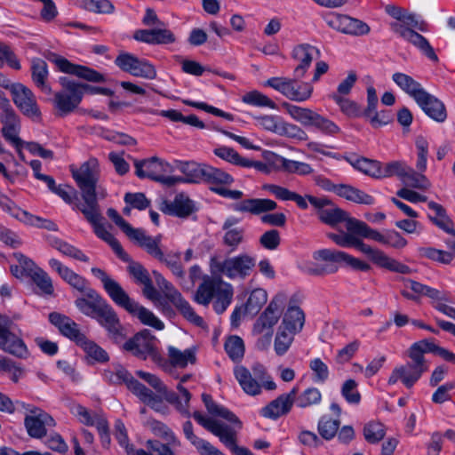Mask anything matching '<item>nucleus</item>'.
I'll return each instance as SVG.
<instances>
[{
	"label": "nucleus",
	"mask_w": 455,
	"mask_h": 455,
	"mask_svg": "<svg viewBox=\"0 0 455 455\" xmlns=\"http://www.w3.org/2000/svg\"><path fill=\"white\" fill-rule=\"evenodd\" d=\"M402 182L407 187L420 190H427L431 187V183L426 175L419 171L416 172L411 166L409 167L406 176H404V180H403Z\"/></svg>",
	"instance_id": "nucleus-57"
},
{
	"label": "nucleus",
	"mask_w": 455,
	"mask_h": 455,
	"mask_svg": "<svg viewBox=\"0 0 455 455\" xmlns=\"http://www.w3.org/2000/svg\"><path fill=\"white\" fill-rule=\"evenodd\" d=\"M49 321L58 328L61 335L76 342L77 345L84 340L85 335L80 331L78 324L70 317L53 312L49 315Z\"/></svg>",
	"instance_id": "nucleus-31"
},
{
	"label": "nucleus",
	"mask_w": 455,
	"mask_h": 455,
	"mask_svg": "<svg viewBox=\"0 0 455 455\" xmlns=\"http://www.w3.org/2000/svg\"><path fill=\"white\" fill-rule=\"evenodd\" d=\"M129 389L132 391L140 399L148 405L155 407L161 402L159 396L155 395L149 388L139 382L136 379L132 382Z\"/></svg>",
	"instance_id": "nucleus-61"
},
{
	"label": "nucleus",
	"mask_w": 455,
	"mask_h": 455,
	"mask_svg": "<svg viewBox=\"0 0 455 455\" xmlns=\"http://www.w3.org/2000/svg\"><path fill=\"white\" fill-rule=\"evenodd\" d=\"M49 72L45 60L34 58L31 60V76L34 84L44 93H51L52 88L47 84Z\"/></svg>",
	"instance_id": "nucleus-40"
},
{
	"label": "nucleus",
	"mask_w": 455,
	"mask_h": 455,
	"mask_svg": "<svg viewBox=\"0 0 455 455\" xmlns=\"http://www.w3.org/2000/svg\"><path fill=\"white\" fill-rule=\"evenodd\" d=\"M157 260L164 264L175 276L184 278L185 271L180 262V252L172 251H164L162 257Z\"/></svg>",
	"instance_id": "nucleus-55"
},
{
	"label": "nucleus",
	"mask_w": 455,
	"mask_h": 455,
	"mask_svg": "<svg viewBox=\"0 0 455 455\" xmlns=\"http://www.w3.org/2000/svg\"><path fill=\"white\" fill-rule=\"evenodd\" d=\"M315 259H321L327 262L344 263L346 266L355 270L367 272L371 269V265L352 255L333 249H323L314 252Z\"/></svg>",
	"instance_id": "nucleus-22"
},
{
	"label": "nucleus",
	"mask_w": 455,
	"mask_h": 455,
	"mask_svg": "<svg viewBox=\"0 0 455 455\" xmlns=\"http://www.w3.org/2000/svg\"><path fill=\"white\" fill-rule=\"evenodd\" d=\"M255 266V257L247 253H241L224 260H220L217 258H212L210 261V269L212 274L224 275L232 280H244L251 275Z\"/></svg>",
	"instance_id": "nucleus-6"
},
{
	"label": "nucleus",
	"mask_w": 455,
	"mask_h": 455,
	"mask_svg": "<svg viewBox=\"0 0 455 455\" xmlns=\"http://www.w3.org/2000/svg\"><path fill=\"white\" fill-rule=\"evenodd\" d=\"M347 161L357 171L374 179H381L382 163L366 157L351 156Z\"/></svg>",
	"instance_id": "nucleus-42"
},
{
	"label": "nucleus",
	"mask_w": 455,
	"mask_h": 455,
	"mask_svg": "<svg viewBox=\"0 0 455 455\" xmlns=\"http://www.w3.org/2000/svg\"><path fill=\"white\" fill-rule=\"evenodd\" d=\"M410 165L404 161H391L382 164L381 179L396 176L401 181L404 180Z\"/></svg>",
	"instance_id": "nucleus-58"
},
{
	"label": "nucleus",
	"mask_w": 455,
	"mask_h": 455,
	"mask_svg": "<svg viewBox=\"0 0 455 455\" xmlns=\"http://www.w3.org/2000/svg\"><path fill=\"white\" fill-rule=\"evenodd\" d=\"M99 309L94 319L107 331L113 342L123 343L125 339L124 330L114 308L105 301Z\"/></svg>",
	"instance_id": "nucleus-19"
},
{
	"label": "nucleus",
	"mask_w": 455,
	"mask_h": 455,
	"mask_svg": "<svg viewBox=\"0 0 455 455\" xmlns=\"http://www.w3.org/2000/svg\"><path fill=\"white\" fill-rule=\"evenodd\" d=\"M168 356L172 365L179 368H185L188 363L196 362V351L194 348H188L181 351L174 347H168Z\"/></svg>",
	"instance_id": "nucleus-52"
},
{
	"label": "nucleus",
	"mask_w": 455,
	"mask_h": 455,
	"mask_svg": "<svg viewBox=\"0 0 455 455\" xmlns=\"http://www.w3.org/2000/svg\"><path fill=\"white\" fill-rule=\"evenodd\" d=\"M16 265H11L10 270L13 276L19 279L30 277L38 268L35 262L20 252L13 253Z\"/></svg>",
	"instance_id": "nucleus-45"
},
{
	"label": "nucleus",
	"mask_w": 455,
	"mask_h": 455,
	"mask_svg": "<svg viewBox=\"0 0 455 455\" xmlns=\"http://www.w3.org/2000/svg\"><path fill=\"white\" fill-rule=\"evenodd\" d=\"M234 288L225 282L221 275H206L198 285L194 295V300L203 306L212 302L214 311L220 315L224 313L233 300Z\"/></svg>",
	"instance_id": "nucleus-4"
},
{
	"label": "nucleus",
	"mask_w": 455,
	"mask_h": 455,
	"mask_svg": "<svg viewBox=\"0 0 455 455\" xmlns=\"http://www.w3.org/2000/svg\"><path fill=\"white\" fill-rule=\"evenodd\" d=\"M300 78L275 76L267 79L264 85L279 92L290 100L303 102L308 100L313 92V86L309 83L299 82Z\"/></svg>",
	"instance_id": "nucleus-12"
},
{
	"label": "nucleus",
	"mask_w": 455,
	"mask_h": 455,
	"mask_svg": "<svg viewBox=\"0 0 455 455\" xmlns=\"http://www.w3.org/2000/svg\"><path fill=\"white\" fill-rule=\"evenodd\" d=\"M159 210L168 215L186 218L195 212V205L188 196L180 193L176 195L172 201L163 200L159 204Z\"/></svg>",
	"instance_id": "nucleus-30"
},
{
	"label": "nucleus",
	"mask_w": 455,
	"mask_h": 455,
	"mask_svg": "<svg viewBox=\"0 0 455 455\" xmlns=\"http://www.w3.org/2000/svg\"><path fill=\"white\" fill-rule=\"evenodd\" d=\"M54 62L60 71L63 73L73 75L93 83L105 81L104 76L98 71L85 66L71 63L68 60L63 57L55 58Z\"/></svg>",
	"instance_id": "nucleus-28"
},
{
	"label": "nucleus",
	"mask_w": 455,
	"mask_h": 455,
	"mask_svg": "<svg viewBox=\"0 0 455 455\" xmlns=\"http://www.w3.org/2000/svg\"><path fill=\"white\" fill-rule=\"evenodd\" d=\"M427 205L435 213L434 215L428 214L429 220L445 233L455 235L453 222L447 215L445 209L433 201L428 202Z\"/></svg>",
	"instance_id": "nucleus-41"
},
{
	"label": "nucleus",
	"mask_w": 455,
	"mask_h": 455,
	"mask_svg": "<svg viewBox=\"0 0 455 455\" xmlns=\"http://www.w3.org/2000/svg\"><path fill=\"white\" fill-rule=\"evenodd\" d=\"M299 392L298 386L293 387L289 393H284L271 401L262 408L261 415L265 418L276 419L288 414L295 403V396Z\"/></svg>",
	"instance_id": "nucleus-26"
},
{
	"label": "nucleus",
	"mask_w": 455,
	"mask_h": 455,
	"mask_svg": "<svg viewBox=\"0 0 455 455\" xmlns=\"http://www.w3.org/2000/svg\"><path fill=\"white\" fill-rule=\"evenodd\" d=\"M204 181L211 185L212 188L230 186L234 182V178L228 172L206 164Z\"/></svg>",
	"instance_id": "nucleus-50"
},
{
	"label": "nucleus",
	"mask_w": 455,
	"mask_h": 455,
	"mask_svg": "<svg viewBox=\"0 0 455 455\" xmlns=\"http://www.w3.org/2000/svg\"><path fill=\"white\" fill-rule=\"evenodd\" d=\"M214 154L218 157L235 165L243 167H251L255 165L252 161L242 157L235 149L228 147H220L215 148Z\"/></svg>",
	"instance_id": "nucleus-54"
},
{
	"label": "nucleus",
	"mask_w": 455,
	"mask_h": 455,
	"mask_svg": "<svg viewBox=\"0 0 455 455\" xmlns=\"http://www.w3.org/2000/svg\"><path fill=\"white\" fill-rule=\"evenodd\" d=\"M326 22L331 28L347 35L363 36L370 32L366 23L344 14H332Z\"/></svg>",
	"instance_id": "nucleus-25"
},
{
	"label": "nucleus",
	"mask_w": 455,
	"mask_h": 455,
	"mask_svg": "<svg viewBox=\"0 0 455 455\" xmlns=\"http://www.w3.org/2000/svg\"><path fill=\"white\" fill-rule=\"evenodd\" d=\"M331 98L339 107L340 111L348 117L362 116V109L357 102L342 95H331Z\"/></svg>",
	"instance_id": "nucleus-60"
},
{
	"label": "nucleus",
	"mask_w": 455,
	"mask_h": 455,
	"mask_svg": "<svg viewBox=\"0 0 455 455\" xmlns=\"http://www.w3.org/2000/svg\"><path fill=\"white\" fill-rule=\"evenodd\" d=\"M440 350L443 347L437 346L433 339H425L414 342L405 352L409 361L394 368L388 378V384L395 385L401 381L407 388L412 387L429 370V363L425 354L433 353L440 356Z\"/></svg>",
	"instance_id": "nucleus-1"
},
{
	"label": "nucleus",
	"mask_w": 455,
	"mask_h": 455,
	"mask_svg": "<svg viewBox=\"0 0 455 455\" xmlns=\"http://www.w3.org/2000/svg\"><path fill=\"white\" fill-rule=\"evenodd\" d=\"M176 168L186 177L188 183H200L204 180L206 164L196 162L175 161Z\"/></svg>",
	"instance_id": "nucleus-44"
},
{
	"label": "nucleus",
	"mask_w": 455,
	"mask_h": 455,
	"mask_svg": "<svg viewBox=\"0 0 455 455\" xmlns=\"http://www.w3.org/2000/svg\"><path fill=\"white\" fill-rule=\"evenodd\" d=\"M133 164L137 177L140 179H149L155 181L160 173L171 172L173 170L169 163L156 156L143 160L134 159Z\"/></svg>",
	"instance_id": "nucleus-24"
},
{
	"label": "nucleus",
	"mask_w": 455,
	"mask_h": 455,
	"mask_svg": "<svg viewBox=\"0 0 455 455\" xmlns=\"http://www.w3.org/2000/svg\"><path fill=\"white\" fill-rule=\"evenodd\" d=\"M115 64L123 71L133 76L144 79H155L156 70L155 67L145 59H140L128 52H121L115 60Z\"/></svg>",
	"instance_id": "nucleus-18"
},
{
	"label": "nucleus",
	"mask_w": 455,
	"mask_h": 455,
	"mask_svg": "<svg viewBox=\"0 0 455 455\" xmlns=\"http://www.w3.org/2000/svg\"><path fill=\"white\" fill-rule=\"evenodd\" d=\"M49 266L52 270L56 271L65 282L78 291L84 293L91 289L85 278L63 265L60 260L51 259H49Z\"/></svg>",
	"instance_id": "nucleus-34"
},
{
	"label": "nucleus",
	"mask_w": 455,
	"mask_h": 455,
	"mask_svg": "<svg viewBox=\"0 0 455 455\" xmlns=\"http://www.w3.org/2000/svg\"><path fill=\"white\" fill-rule=\"evenodd\" d=\"M202 400L208 411V412L213 416L220 417L231 423L237 426L238 428L242 427V423L238 418L228 409L217 404L210 395L203 394Z\"/></svg>",
	"instance_id": "nucleus-49"
},
{
	"label": "nucleus",
	"mask_w": 455,
	"mask_h": 455,
	"mask_svg": "<svg viewBox=\"0 0 455 455\" xmlns=\"http://www.w3.org/2000/svg\"><path fill=\"white\" fill-rule=\"evenodd\" d=\"M267 301V292L262 288L251 291L244 306V313L254 315Z\"/></svg>",
	"instance_id": "nucleus-53"
},
{
	"label": "nucleus",
	"mask_w": 455,
	"mask_h": 455,
	"mask_svg": "<svg viewBox=\"0 0 455 455\" xmlns=\"http://www.w3.org/2000/svg\"><path fill=\"white\" fill-rule=\"evenodd\" d=\"M75 414L79 417L83 424L86 426H95L101 439H103L105 435L109 441L108 421L103 417L98 414L91 415L89 411L82 405L76 406Z\"/></svg>",
	"instance_id": "nucleus-38"
},
{
	"label": "nucleus",
	"mask_w": 455,
	"mask_h": 455,
	"mask_svg": "<svg viewBox=\"0 0 455 455\" xmlns=\"http://www.w3.org/2000/svg\"><path fill=\"white\" fill-rule=\"evenodd\" d=\"M339 427V419H331V418L323 415L318 421L317 429L319 435L325 440L332 439Z\"/></svg>",
	"instance_id": "nucleus-64"
},
{
	"label": "nucleus",
	"mask_w": 455,
	"mask_h": 455,
	"mask_svg": "<svg viewBox=\"0 0 455 455\" xmlns=\"http://www.w3.org/2000/svg\"><path fill=\"white\" fill-rule=\"evenodd\" d=\"M277 204L271 199L252 198L243 200L233 206V210L239 212L260 214L276 209Z\"/></svg>",
	"instance_id": "nucleus-36"
},
{
	"label": "nucleus",
	"mask_w": 455,
	"mask_h": 455,
	"mask_svg": "<svg viewBox=\"0 0 455 455\" xmlns=\"http://www.w3.org/2000/svg\"><path fill=\"white\" fill-rule=\"evenodd\" d=\"M390 28L393 32L418 48L428 59L433 61H438V57L427 39L416 32V30L408 29L397 24H390Z\"/></svg>",
	"instance_id": "nucleus-27"
},
{
	"label": "nucleus",
	"mask_w": 455,
	"mask_h": 455,
	"mask_svg": "<svg viewBox=\"0 0 455 455\" xmlns=\"http://www.w3.org/2000/svg\"><path fill=\"white\" fill-rule=\"evenodd\" d=\"M91 271L96 278L100 280L105 291L116 305L138 317L145 325L157 331L164 329V323L152 311L130 298L120 283L111 278L105 270L94 267Z\"/></svg>",
	"instance_id": "nucleus-3"
},
{
	"label": "nucleus",
	"mask_w": 455,
	"mask_h": 455,
	"mask_svg": "<svg viewBox=\"0 0 455 455\" xmlns=\"http://www.w3.org/2000/svg\"><path fill=\"white\" fill-rule=\"evenodd\" d=\"M74 180L82 192L83 204L98 203L96 184L99 180L100 167L96 158L91 157L79 169L71 168Z\"/></svg>",
	"instance_id": "nucleus-7"
},
{
	"label": "nucleus",
	"mask_w": 455,
	"mask_h": 455,
	"mask_svg": "<svg viewBox=\"0 0 455 455\" xmlns=\"http://www.w3.org/2000/svg\"><path fill=\"white\" fill-rule=\"evenodd\" d=\"M0 207L5 212L9 213L13 218L20 220V221H30L32 217L30 216V213L21 210L20 207L16 205V204L11 200L7 196L3 194L0 191Z\"/></svg>",
	"instance_id": "nucleus-56"
},
{
	"label": "nucleus",
	"mask_w": 455,
	"mask_h": 455,
	"mask_svg": "<svg viewBox=\"0 0 455 455\" xmlns=\"http://www.w3.org/2000/svg\"><path fill=\"white\" fill-rule=\"evenodd\" d=\"M84 294L86 298H77L75 300V305L82 314L94 319L99 308L106 300L92 288Z\"/></svg>",
	"instance_id": "nucleus-35"
},
{
	"label": "nucleus",
	"mask_w": 455,
	"mask_h": 455,
	"mask_svg": "<svg viewBox=\"0 0 455 455\" xmlns=\"http://www.w3.org/2000/svg\"><path fill=\"white\" fill-rule=\"evenodd\" d=\"M128 237L134 241L152 258L158 259L162 257L164 251L161 248V235L153 237L147 235L146 231L141 228H134Z\"/></svg>",
	"instance_id": "nucleus-33"
},
{
	"label": "nucleus",
	"mask_w": 455,
	"mask_h": 455,
	"mask_svg": "<svg viewBox=\"0 0 455 455\" xmlns=\"http://www.w3.org/2000/svg\"><path fill=\"white\" fill-rule=\"evenodd\" d=\"M299 299L297 294L292 295L288 303L286 311L283 314L282 324L283 328L292 332H299L305 323V314L299 306Z\"/></svg>",
	"instance_id": "nucleus-29"
},
{
	"label": "nucleus",
	"mask_w": 455,
	"mask_h": 455,
	"mask_svg": "<svg viewBox=\"0 0 455 455\" xmlns=\"http://www.w3.org/2000/svg\"><path fill=\"white\" fill-rule=\"evenodd\" d=\"M0 121L3 124L1 132L4 140L10 144H20V140H21L19 137L20 124L19 116L15 112L0 116Z\"/></svg>",
	"instance_id": "nucleus-39"
},
{
	"label": "nucleus",
	"mask_w": 455,
	"mask_h": 455,
	"mask_svg": "<svg viewBox=\"0 0 455 455\" xmlns=\"http://www.w3.org/2000/svg\"><path fill=\"white\" fill-rule=\"evenodd\" d=\"M11 92L13 102L23 115L33 120L40 119L41 112L36 104V97L28 87L20 83L12 84Z\"/></svg>",
	"instance_id": "nucleus-20"
},
{
	"label": "nucleus",
	"mask_w": 455,
	"mask_h": 455,
	"mask_svg": "<svg viewBox=\"0 0 455 455\" xmlns=\"http://www.w3.org/2000/svg\"><path fill=\"white\" fill-rule=\"evenodd\" d=\"M350 228L361 235L363 238L372 240L382 245L389 246L395 249H402L407 245V240L396 230L385 229L379 232L371 228L363 221H350Z\"/></svg>",
	"instance_id": "nucleus-13"
},
{
	"label": "nucleus",
	"mask_w": 455,
	"mask_h": 455,
	"mask_svg": "<svg viewBox=\"0 0 455 455\" xmlns=\"http://www.w3.org/2000/svg\"><path fill=\"white\" fill-rule=\"evenodd\" d=\"M78 346L84 349L89 357L97 362L105 363L109 359L108 353L94 341L89 339L86 336Z\"/></svg>",
	"instance_id": "nucleus-62"
},
{
	"label": "nucleus",
	"mask_w": 455,
	"mask_h": 455,
	"mask_svg": "<svg viewBox=\"0 0 455 455\" xmlns=\"http://www.w3.org/2000/svg\"><path fill=\"white\" fill-rule=\"evenodd\" d=\"M26 409L24 426L28 435L36 439H42L47 435V427H54L53 418L39 407L22 403Z\"/></svg>",
	"instance_id": "nucleus-16"
},
{
	"label": "nucleus",
	"mask_w": 455,
	"mask_h": 455,
	"mask_svg": "<svg viewBox=\"0 0 455 455\" xmlns=\"http://www.w3.org/2000/svg\"><path fill=\"white\" fill-rule=\"evenodd\" d=\"M234 375L243 391L249 395H260L262 388L269 391L276 389L273 378L260 363L254 364L251 371L243 365H237L234 369Z\"/></svg>",
	"instance_id": "nucleus-5"
},
{
	"label": "nucleus",
	"mask_w": 455,
	"mask_h": 455,
	"mask_svg": "<svg viewBox=\"0 0 455 455\" xmlns=\"http://www.w3.org/2000/svg\"><path fill=\"white\" fill-rule=\"evenodd\" d=\"M286 299L283 292L273 297L265 310L259 315L253 324L252 335H260L265 331H273L274 326L278 323L282 315V307Z\"/></svg>",
	"instance_id": "nucleus-17"
},
{
	"label": "nucleus",
	"mask_w": 455,
	"mask_h": 455,
	"mask_svg": "<svg viewBox=\"0 0 455 455\" xmlns=\"http://www.w3.org/2000/svg\"><path fill=\"white\" fill-rule=\"evenodd\" d=\"M104 379L112 385L124 384L128 388L134 380V377L121 364H112L104 371Z\"/></svg>",
	"instance_id": "nucleus-48"
},
{
	"label": "nucleus",
	"mask_w": 455,
	"mask_h": 455,
	"mask_svg": "<svg viewBox=\"0 0 455 455\" xmlns=\"http://www.w3.org/2000/svg\"><path fill=\"white\" fill-rule=\"evenodd\" d=\"M62 89L54 94L53 104L59 115L65 116L75 111L84 96L82 84L62 76L59 80Z\"/></svg>",
	"instance_id": "nucleus-11"
},
{
	"label": "nucleus",
	"mask_w": 455,
	"mask_h": 455,
	"mask_svg": "<svg viewBox=\"0 0 455 455\" xmlns=\"http://www.w3.org/2000/svg\"><path fill=\"white\" fill-rule=\"evenodd\" d=\"M0 349L18 358L28 356V349L23 341L20 331L7 315L0 313Z\"/></svg>",
	"instance_id": "nucleus-8"
},
{
	"label": "nucleus",
	"mask_w": 455,
	"mask_h": 455,
	"mask_svg": "<svg viewBox=\"0 0 455 455\" xmlns=\"http://www.w3.org/2000/svg\"><path fill=\"white\" fill-rule=\"evenodd\" d=\"M322 400L321 391L315 387H308L295 396L296 406L300 409L317 406L322 403Z\"/></svg>",
	"instance_id": "nucleus-51"
},
{
	"label": "nucleus",
	"mask_w": 455,
	"mask_h": 455,
	"mask_svg": "<svg viewBox=\"0 0 455 455\" xmlns=\"http://www.w3.org/2000/svg\"><path fill=\"white\" fill-rule=\"evenodd\" d=\"M48 243L59 251L62 255L72 258L74 259L88 262L89 257L86 256L80 249L68 243V242L60 239L56 236L49 235L47 237Z\"/></svg>",
	"instance_id": "nucleus-43"
},
{
	"label": "nucleus",
	"mask_w": 455,
	"mask_h": 455,
	"mask_svg": "<svg viewBox=\"0 0 455 455\" xmlns=\"http://www.w3.org/2000/svg\"><path fill=\"white\" fill-rule=\"evenodd\" d=\"M225 351L233 361H239L244 355V343L239 336H230L225 342Z\"/></svg>",
	"instance_id": "nucleus-63"
},
{
	"label": "nucleus",
	"mask_w": 455,
	"mask_h": 455,
	"mask_svg": "<svg viewBox=\"0 0 455 455\" xmlns=\"http://www.w3.org/2000/svg\"><path fill=\"white\" fill-rule=\"evenodd\" d=\"M295 334L297 333L279 326L274 343L275 351L278 355H283L288 351Z\"/></svg>",
	"instance_id": "nucleus-59"
},
{
	"label": "nucleus",
	"mask_w": 455,
	"mask_h": 455,
	"mask_svg": "<svg viewBox=\"0 0 455 455\" xmlns=\"http://www.w3.org/2000/svg\"><path fill=\"white\" fill-rule=\"evenodd\" d=\"M75 205L76 208L84 214L86 220L93 227L96 235L108 243L121 260H128V253L124 251L121 243L101 223L103 218L100 213L99 204L96 203L88 205L75 204Z\"/></svg>",
	"instance_id": "nucleus-9"
},
{
	"label": "nucleus",
	"mask_w": 455,
	"mask_h": 455,
	"mask_svg": "<svg viewBox=\"0 0 455 455\" xmlns=\"http://www.w3.org/2000/svg\"><path fill=\"white\" fill-rule=\"evenodd\" d=\"M155 339L151 332L145 329L124 342L123 349L139 359L150 357L154 362H158L161 355L155 346Z\"/></svg>",
	"instance_id": "nucleus-15"
},
{
	"label": "nucleus",
	"mask_w": 455,
	"mask_h": 455,
	"mask_svg": "<svg viewBox=\"0 0 455 455\" xmlns=\"http://www.w3.org/2000/svg\"><path fill=\"white\" fill-rule=\"evenodd\" d=\"M337 196L343 197L355 204L371 205L374 204V198L371 195L360 190L355 187L346 184H339Z\"/></svg>",
	"instance_id": "nucleus-46"
},
{
	"label": "nucleus",
	"mask_w": 455,
	"mask_h": 455,
	"mask_svg": "<svg viewBox=\"0 0 455 455\" xmlns=\"http://www.w3.org/2000/svg\"><path fill=\"white\" fill-rule=\"evenodd\" d=\"M307 201L316 209H318L319 220L330 226H335L351 217L340 208L335 207L327 197H317L307 195Z\"/></svg>",
	"instance_id": "nucleus-21"
},
{
	"label": "nucleus",
	"mask_w": 455,
	"mask_h": 455,
	"mask_svg": "<svg viewBox=\"0 0 455 455\" xmlns=\"http://www.w3.org/2000/svg\"><path fill=\"white\" fill-rule=\"evenodd\" d=\"M193 418L206 430L219 437L220 441L235 455L240 453V450L245 449L236 445V431L232 427L206 417L199 411H195Z\"/></svg>",
	"instance_id": "nucleus-14"
},
{
	"label": "nucleus",
	"mask_w": 455,
	"mask_h": 455,
	"mask_svg": "<svg viewBox=\"0 0 455 455\" xmlns=\"http://www.w3.org/2000/svg\"><path fill=\"white\" fill-rule=\"evenodd\" d=\"M171 302L188 321L199 327L204 325V319L195 312L188 301L183 298L180 292H174V295H172Z\"/></svg>",
	"instance_id": "nucleus-47"
},
{
	"label": "nucleus",
	"mask_w": 455,
	"mask_h": 455,
	"mask_svg": "<svg viewBox=\"0 0 455 455\" xmlns=\"http://www.w3.org/2000/svg\"><path fill=\"white\" fill-rule=\"evenodd\" d=\"M360 221L355 218L346 220L347 233L328 234V237L337 245L343 248L354 247L363 253L376 266L399 274H411V269L407 265L389 257L383 251L374 248L363 242V237L357 232L353 231L350 221Z\"/></svg>",
	"instance_id": "nucleus-2"
},
{
	"label": "nucleus",
	"mask_w": 455,
	"mask_h": 455,
	"mask_svg": "<svg viewBox=\"0 0 455 455\" xmlns=\"http://www.w3.org/2000/svg\"><path fill=\"white\" fill-rule=\"evenodd\" d=\"M291 56L297 62L293 76L296 78H303L312 61L320 56V51L309 44H300L292 49Z\"/></svg>",
	"instance_id": "nucleus-23"
},
{
	"label": "nucleus",
	"mask_w": 455,
	"mask_h": 455,
	"mask_svg": "<svg viewBox=\"0 0 455 455\" xmlns=\"http://www.w3.org/2000/svg\"><path fill=\"white\" fill-rule=\"evenodd\" d=\"M416 103L434 121L443 123L447 119V110L443 102L427 91L417 100Z\"/></svg>",
	"instance_id": "nucleus-32"
},
{
	"label": "nucleus",
	"mask_w": 455,
	"mask_h": 455,
	"mask_svg": "<svg viewBox=\"0 0 455 455\" xmlns=\"http://www.w3.org/2000/svg\"><path fill=\"white\" fill-rule=\"evenodd\" d=\"M282 107L297 122L304 126H313L325 135L334 136L340 132L339 127L331 120L319 115L310 108L283 102Z\"/></svg>",
	"instance_id": "nucleus-10"
},
{
	"label": "nucleus",
	"mask_w": 455,
	"mask_h": 455,
	"mask_svg": "<svg viewBox=\"0 0 455 455\" xmlns=\"http://www.w3.org/2000/svg\"><path fill=\"white\" fill-rule=\"evenodd\" d=\"M392 81L403 92L412 98L415 102L426 91L420 83L416 81L412 76L402 72L394 73L392 75Z\"/></svg>",
	"instance_id": "nucleus-37"
}]
</instances>
